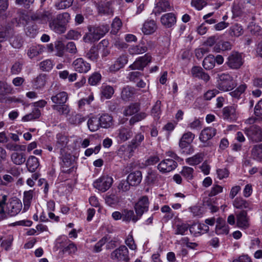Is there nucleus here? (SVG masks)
<instances>
[{
  "label": "nucleus",
  "mask_w": 262,
  "mask_h": 262,
  "mask_svg": "<svg viewBox=\"0 0 262 262\" xmlns=\"http://www.w3.org/2000/svg\"><path fill=\"white\" fill-rule=\"evenodd\" d=\"M70 15L68 13L64 12L58 14L55 18L53 17L49 23L50 29L54 32L61 34L64 33L66 30V25L69 21Z\"/></svg>",
  "instance_id": "nucleus-1"
},
{
  "label": "nucleus",
  "mask_w": 262,
  "mask_h": 262,
  "mask_svg": "<svg viewBox=\"0 0 262 262\" xmlns=\"http://www.w3.org/2000/svg\"><path fill=\"white\" fill-rule=\"evenodd\" d=\"M109 30V27L103 25L98 27H89V33H86L83 38L85 42H95L102 37Z\"/></svg>",
  "instance_id": "nucleus-2"
},
{
  "label": "nucleus",
  "mask_w": 262,
  "mask_h": 262,
  "mask_svg": "<svg viewBox=\"0 0 262 262\" xmlns=\"http://www.w3.org/2000/svg\"><path fill=\"white\" fill-rule=\"evenodd\" d=\"M60 162L61 170L63 173H71L75 171L74 160L72 159V156L69 153L65 152L64 151L61 150Z\"/></svg>",
  "instance_id": "nucleus-3"
},
{
  "label": "nucleus",
  "mask_w": 262,
  "mask_h": 262,
  "mask_svg": "<svg viewBox=\"0 0 262 262\" xmlns=\"http://www.w3.org/2000/svg\"><path fill=\"white\" fill-rule=\"evenodd\" d=\"M217 88L223 91H229L236 86V84L232 78L228 74H222L219 75Z\"/></svg>",
  "instance_id": "nucleus-4"
},
{
  "label": "nucleus",
  "mask_w": 262,
  "mask_h": 262,
  "mask_svg": "<svg viewBox=\"0 0 262 262\" xmlns=\"http://www.w3.org/2000/svg\"><path fill=\"white\" fill-rule=\"evenodd\" d=\"M113 179L108 176H103L95 180L93 183L94 187L103 192L107 191L113 184Z\"/></svg>",
  "instance_id": "nucleus-5"
},
{
  "label": "nucleus",
  "mask_w": 262,
  "mask_h": 262,
  "mask_svg": "<svg viewBox=\"0 0 262 262\" xmlns=\"http://www.w3.org/2000/svg\"><path fill=\"white\" fill-rule=\"evenodd\" d=\"M226 64L230 69H239L243 64L241 54L236 52H232L228 57Z\"/></svg>",
  "instance_id": "nucleus-6"
},
{
  "label": "nucleus",
  "mask_w": 262,
  "mask_h": 262,
  "mask_svg": "<svg viewBox=\"0 0 262 262\" xmlns=\"http://www.w3.org/2000/svg\"><path fill=\"white\" fill-rule=\"evenodd\" d=\"M245 133L253 142H258L262 141V129L257 125H252L246 128Z\"/></svg>",
  "instance_id": "nucleus-7"
},
{
  "label": "nucleus",
  "mask_w": 262,
  "mask_h": 262,
  "mask_svg": "<svg viewBox=\"0 0 262 262\" xmlns=\"http://www.w3.org/2000/svg\"><path fill=\"white\" fill-rule=\"evenodd\" d=\"M149 205V201L147 196L144 195L140 197L134 206L137 215L141 217L143 213L148 210Z\"/></svg>",
  "instance_id": "nucleus-8"
},
{
  "label": "nucleus",
  "mask_w": 262,
  "mask_h": 262,
  "mask_svg": "<svg viewBox=\"0 0 262 262\" xmlns=\"http://www.w3.org/2000/svg\"><path fill=\"white\" fill-rule=\"evenodd\" d=\"M216 132V129L211 127H206L201 131L199 139L201 142L205 144L204 146L210 147L212 145L211 142H208V141L215 135Z\"/></svg>",
  "instance_id": "nucleus-9"
},
{
  "label": "nucleus",
  "mask_w": 262,
  "mask_h": 262,
  "mask_svg": "<svg viewBox=\"0 0 262 262\" xmlns=\"http://www.w3.org/2000/svg\"><path fill=\"white\" fill-rule=\"evenodd\" d=\"M22 209L21 202L17 199H12L7 204L5 213L7 212L10 216L17 214Z\"/></svg>",
  "instance_id": "nucleus-10"
},
{
  "label": "nucleus",
  "mask_w": 262,
  "mask_h": 262,
  "mask_svg": "<svg viewBox=\"0 0 262 262\" xmlns=\"http://www.w3.org/2000/svg\"><path fill=\"white\" fill-rule=\"evenodd\" d=\"M113 259L127 261L129 260L128 251L125 246H121L114 250L111 254Z\"/></svg>",
  "instance_id": "nucleus-11"
},
{
  "label": "nucleus",
  "mask_w": 262,
  "mask_h": 262,
  "mask_svg": "<svg viewBox=\"0 0 262 262\" xmlns=\"http://www.w3.org/2000/svg\"><path fill=\"white\" fill-rule=\"evenodd\" d=\"M151 56L146 54L143 56L140 57L129 67V68L132 70H142L146 65L151 61Z\"/></svg>",
  "instance_id": "nucleus-12"
},
{
  "label": "nucleus",
  "mask_w": 262,
  "mask_h": 262,
  "mask_svg": "<svg viewBox=\"0 0 262 262\" xmlns=\"http://www.w3.org/2000/svg\"><path fill=\"white\" fill-rule=\"evenodd\" d=\"M144 139V135L140 133L137 134L134 138L131 141L130 144L127 146H122L121 147L120 151H123L124 150L128 152L129 154L133 152L134 150L140 145Z\"/></svg>",
  "instance_id": "nucleus-13"
},
{
  "label": "nucleus",
  "mask_w": 262,
  "mask_h": 262,
  "mask_svg": "<svg viewBox=\"0 0 262 262\" xmlns=\"http://www.w3.org/2000/svg\"><path fill=\"white\" fill-rule=\"evenodd\" d=\"M177 167V163L171 159H167L162 161L157 167L162 173L169 172L174 170Z\"/></svg>",
  "instance_id": "nucleus-14"
},
{
  "label": "nucleus",
  "mask_w": 262,
  "mask_h": 262,
  "mask_svg": "<svg viewBox=\"0 0 262 262\" xmlns=\"http://www.w3.org/2000/svg\"><path fill=\"white\" fill-rule=\"evenodd\" d=\"M75 70L79 73H86L91 69L89 63L84 61L82 58H78L73 63Z\"/></svg>",
  "instance_id": "nucleus-15"
},
{
  "label": "nucleus",
  "mask_w": 262,
  "mask_h": 262,
  "mask_svg": "<svg viewBox=\"0 0 262 262\" xmlns=\"http://www.w3.org/2000/svg\"><path fill=\"white\" fill-rule=\"evenodd\" d=\"M128 62V57L125 55L120 56L115 61L114 64L109 68V71L115 72L123 68Z\"/></svg>",
  "instance_id": "nucleus-16"
},
{
  "label": "nucleus",
  "mask_w": 262,
  "mask_h": 262,
  "mask_svg": "<svg viewBox=\"0 0 262 262\" xmlns=\"http://www.w3.org/2000/svg\"><path fill=\"white\" fill-rule=\"evenodd\" d=\"M170 9L169 2L166 0H159L153 9L152 13L156 15H159L161 13L169 11Z\"/></svg>",
  "instance_id": "nucleus-17"
},
{
  "label": "nucleus",
  "mask_w": 262,
  "mask_h": 262,
  "mask_svg": "<svg viewBox=\"0 0 262 262\" xmlns=\"http://www.w3.org/2000/svg\"><path fill=\"white\" fill-rule=\"evenodd\" d=\"M176 16L173 13H168L163 15L161 17V22L165 28L172 27L176 23Z\"/></svg>",
  "instance_id": "nucleus-18"
},
{
  "label": "nucleus",
  "mask_w": 262,
  "mask_h": 262,
  "mask_svg": "<svg viewBox=\"0 0 262 262\" xmlns=\"http://www.w3.org/2000/svg\"><path fill=\"white\" fill-rule=\"evenodd\" d=\"M189 228L190 232L194 236H197L209 230V227L204 224L194 223Z\"/></svg>",
  "instance_id": "nucleus-19"
},
{
  "label": "nucleus",
  "mask_w": 262,
  "mask_h": 262,
  "mask_svg": "<svg viewBox=\"0 0 262 262\" xmlns=\"http://www.w3.org/2000/svg\"><path fill=\"white\" fill-rule=\"evenodd\" d=\"M117 137L121 142H125L130 139L133 135L131 128L125 127H121L117 131Z\"/></svg>",
  "instance_id": "nucleus-20"
},
{
  "label": "nucleus",
  "mask_w": 262,
  "mask_h": 262,
  "mask_svg": "<svg viewBox=\"0 0 262 262\" xmlns=\"http://www.w3.org/2000/svg\"><path fill=\"white\" fill-rule=\"evenodd\" d=\"M137 89L134 87L127 85L122 89L121 97L123 100L128 101L131 100L136 94Z\"/></svg>",
  "instance_id": "nucleus-21"
},
{
  "label": "nucleus",
  "mask_w": 262,
  "mask_h": 262,
  "mask_svg": "<svg viewBox=\"0 0 262 262\" xmlns=\"http://www.w3.org/2000/svg\"><path fill=\"white\" fill-rule=\"evenodd\" d=\"M237 225L241 228L246 229L249 226L247 211L242 210L236 214Z\"/></svg>",
  "instance_id": "nucleus-22"
},
{
  "label": "nucleus",
  "mask_w": 262,
  "mask_h": 262,
  "mask_svg": "<svg viewBox=\"0 0 262 262\" xmlns=\"http://www.w3.org/2000/svg\"><path fill=\"white\" fill-rule=\"evenodd\" d=\"M223 113L224 119L230 121H235L237 118L236 108L234 106H229L224 107Z\"/></svg>",
  "instance_id": "nucleus-23"
},
{
  "label": "nucleus",
  "mask_w": 262,
  "mask_h": 262,
  "mask_svg": "<svg viewBox=\"0 0 262 262\" xmlns=\"http://www.w3.org/2000/svg\"><path fill=\"white\" fill-rule=\"evenodd\" d=\"M157 29V24L154 20H147L143 24L142 32L145 35L154 33Z\"/></svg>",
  "instance_id": "nucleus-24"
},
{
  "label": "nucleus",
  "mask_w": 262,
  "mask_h": 262,
  "mask_svg": "<svg viewBox=\"0 0 262 262\" xmlns=\"http://www.w3.org/2000/svg\"><path fill=\"white\" fill-rule=\"evenodd\" d=\"M122 221L125 222L132 221L134 223L137 222L141 217L134 213L133 210L124 209L122 210Z\"/></svg>",
  "instance_id": "nucleus-25"
},
{
  "label": "nucleus",
  "mask_w": 262,
  "mask_h": 262,
  "mask_svg": "<svg viewBox=\"0 0 262 262\" xmlns=\"http://www.w3.org/2000/svg\"><path fill=\"white\" fill-rule=\"evenodd\" d=\"M142 179V173L137 170L129 173L127 178V180L132 186H137L141 182Z\"/></svg>",
  "instance_id": "nucleus-26"
},
{
  "label": "nucleus",
  "mask_w": 262,
  "mask_h": 262,
  "mask_svg": "<svg viewBox=\"0 0 262 262\" xmlns=\"http://www.w3.org/2000/svg\"><path fill=\"white\" fill-rule=\"evenodd\" d=\"M68 99V95L66 92H60L52 96L51 98L54 104H63Z\"/></svg>",
  "instance_id": "nucleus-27"
},
{
  "label": "nucleus",
  "mask_w": 262,
  "mask_h": 262,
  "mask_svg": "<svg viewBox=\"0 0 262 262\" xmlns=\"http://www.w3.org/2000/svg\"><path fill=\"white\" fill-rule=\"evenodd\" d=\"M147 48L142 42L138 45H133L129 47L128 51L130 55H138L145 53Z\"/></svg>",
  "instance_id": "nucleus-28"
},
{
  "label": "nucleus",
  "mask_w": 262,
  "mask_h": 262,
  "mask_svg": "<svg viewBox=\"0 0 262 262\" xmlns=\"http://www.w3.org/2000/svg\"><path fill=\"white\" fill-rule=\"evenodd\" d=\"M45 47L41 45L31 46L28 50L27 55L31 59L41 54L45 51Z\"/></svg>",
  "instance_id": "nucleus-29"
},
{
  "label": "nucleus",
  "mask_w": 262,
  "mask_h": 262,
  "mask_svg": "<svg viewBox=\"0 0 262 262\" xmlns=\"http://www.w3.org/2000/svg\"><path fill=\"white\" fill-rule=\"evenodd\" d=\"M233 204L234 207L237 209H246L249 210L251 209L250 203L242 198H236L234 200Z\"/></svg>",
  "instance_id": "nucleus-30"
},
{
  "label": "nucleus",
  "mask_w": 262,
  "mask_h": 262,
  "mask_svg": "<svg viewBox=\"0 0 262 262\" xmlns=\"http://www.w3.org/2000/svg\"><path fill=\"white\" fill-rule=\"evenodd\" d=\"M39 165L38 160L35 156H31L27 160L26 166L30 172H34Z\"/></svg>",
  "instance_id": "nucleus-31"
},
{
  "label": "nucleus",
  "mask_w": 262,
  "mask_h": 262,
  "mask_svg": "<svg viewBox=\"0 0 262 262\" xmlns=\"http://www.w3.org/2000/svg\"><path fill=\"white\" fill-rule=\"evenodd\" d=\"M46 81V75L42 74H39L34 80L33 82V87L35 89H41L45 86Z\"/></svg>",
  "instance_id": "nucleus-32"
},
{
  "label": "nucleus",
  "mask_w": 262,
  "mask_h": 262,
  "mask_svg": "<svg viewBox=\"0 0 262 262\" xmlns=\"http://www.w3.org/2000/svg\"><path fill=\"white\" fill-rule=\"evenodd\" d=\"M86 119V117L83 116L80 114H72L68 118V121L71 124L78 125L84 122Z\"/></svg>",
  "instance_id": "nucleus-33"
},
{
  "label": "nucleus",
  "mask_w": 262,
  "mask_h": 262,
  "mask_svg": "<svg viewBox=\"0 0 262 262\" xmlns=\"http://www.w3.org/2000/svg\"><path fill=\"white\" fill-rule=\"evenodd\" d=\"M99 121L100 125L102 127L108 128L111 127L113 123V118L108 114H103L98 119Z\"/></svg>",
  "instance_id": "nucleus-34"
},
{
  "label": "nucleus",
  "mask_w": 262,
  "mask_h": 262,
  "mask_svg": "<svg viewBox=\"0 0 262 262\" xmlns=\"http://www.w3.org/2000/svg\"><path fill=\"white\" fill-rule=\"evenodd\" d=\"M26 156L24 153L13 152L11 155V159L12 162L17 165H20L26 161Z\"/></svg>",
  "instance_id": "nucleus-35"
},
{
  "label": "nucleus",
  "mask_w": 262,
  "mask_h": 262,
  "mask_svg": "<svg viewBox=\"0 0 262 262\" xmlns=\"http://www.w3.org/2000/svg\"><path fill=\"white\" fill-rule=\"evenodd\" d=\"M33 194L34 191L32 190L26 191L24 192L23 199L24 210H27L29 208L33 199Z\"/></svg>",
  "instance_id": "nucleus-36"
},
{
  "label": "nucleus",
  "mask_w": 262,
  "mask_h": 262,
  "mask_svg": "<svg viewBox=\"0 0 262 262\" xmlns=\"http://www.w3.org/2000/svg\"><path fill=\"white\" fill-rule=\"evenodd\" d=\"M52 108L59 115H67L70 112L69 106L66 103L63 104H53L52 105Z\"/></svg>",
  "instance_id": "nucleus-37"
},
{
  "label": "nucleus",
  "mask_w": 262,
  "mask_h": 262,
  "mask_svg": "<svg viewBox=\"0 0 262 262\" xmlns=\"http://www.w3.org/2000/svg\"><path fill=\"white\" fill-rule=\"evenodd\" d=\"M140 110V105L137 103H131L130 105L125 107L123 114L127 116H132Z\"/></svg>",
  "instance_id": "nucleus-38"
},
{
  "label": "nucleus",
  "mask_w": 262,
  "mask_h": 262,
  "mask_svg": "<svg viewBox=\"0 0 262 262\" xmlns=\"http://www.w3.org/2000/svg\"><path fill=\"white\" fill-rule=\"evenodd\" d=\"M56 139V146L57 148H60V151L61 150L64 151L63 148L67 146L69 141L68 137L64 135L58 134L57 135Z\"/></svg>",
  "instance_id": "nucleus-39"
},
{
  "label": "nucleus",
  "mask_w": 262,
  "mask_h": 262,
  "mask_svg": "<svg viewBox=\"0 0 262 262\" xmlns=\"http://www.w3.org/2000/svg\"><path fill=\"white\" fill-rule=\"evenodd\" d=\"M195 138V135L190 132L185 133L179 141V144H191Z\"/></svg>",
  "instance_id": "nucleus-40"
},
{
  "label": "nucleus",
  "mask_w": 262,
  "mask_h": 262,
  "mask_svg": "<svg viewBox=\"0 0 262 262\" xmlns=\"http://www.w3.org/2000/svg\"><path fill=\"white\" fill-rule=\"evenodd\" d=\"M114 93L113 88L110 85H104L101 87V98L110 99Z\"/></svg>",
  "instance_id": "nucleus-41"
},
{
  "label": "nucleus",
  "mask_w": 262,
  "mask_h": 262,
  "mask_svg": "<svg viewBox=\"0 0 262 262\" xmlns=\"http://www.w3.org/2000/svg\"><path fill=\"white\" fill-rule=\"evenodd\" d=\"M214 66L215 58L213 55H209L204 58L203 62V66L205 69H212Z\"/></svg>",
  "instance_id": "nucleus-42"
},
{
  "label": "nucleus",
  "mask_w": 262,
  "mask_h": 262,
  "mask_svg": "<svg viewBox=\"0 0 262 262\" xmlns=\"http://www.w3.org/2000/svg\"><path fill=\"white\" fill-rule=\"evenodd\" d=\"M40 116V111L38 108H35L32 112L24 116L21 120L24 122H27L33 119L38 118Z\"/></svg>",
  "instance_id": "nucleus-43"
},
{
  "label": "nucleus",
  "mask_w": 262,
  "mask_h": 262,
  "mask_svg": "<svg viewBox=\"0 0 262 262\" xmlns=\"http://www.w3.org/2000/svg\"><path fill=\"white\" fill-rule=\"evenodd\" d=\"M252 156L258 161L262 159V144L255 145L252 150Z\"/></svg>",
  "instance_id": "nucleus-44"
},
{
  "label": "nucleus",
  "mask_w": 262,
  "mask_h": 262,
  "mask_svg": "<svg viewBox=\"0 0 262 262\" xmlns=\"http://www.w3.org/2000/svg\"><path fill=\"white\" fill-rule=\"evenodd\" d=\"M161 102L157 100L151 108V115L156 119H158L161 113Z\"/></svg>",
  "instance_id": "nucleus-45"
},
{
  "label": "nucleus",
  "mask_w": 262,
  "mask_h": 262,
  "mask_svg": "<svg viewBox=\"0 0 262 262\" xmlns=\"http://www.w3.org/2000/svg\"><path fill=\"white\" fill-rule=\"evenodd\" d=\"M158 179V174L156 172L149 170L146 177L145 181L147 185H152L155 184Z\"/></svg>",
  "instance_id": "nucleus-46"
},
{
  "label": "nucleus",
  "mask_w": 262,
  "mask_h": 262,
  "mask_svg": "<svg viewBox=\"0 0 262 262\" xmlns=\"http://www.w3.org/2000/svg\"><path fill=\"white\" fill-rule=\"evenodd\" d=\"M203 161L202 154H197L192 157L186 159V162L189 165H195L200 163Z\"/></svg>",
  "instance_id": "nucleus-47"
},
{
  "label": "nucleus",
  "mask_w": 262,
  "mask_h": 262,
  "mask_svg": "<svg viewBox=\"0 0 262 262\" xmlns=\"http://www.w3.org/2000/svg\"><path fill=\"white\" fill-rule=\"evenodd\" d=\"M243 33V29L241 26L236 24L230 27L229 34L232 36L238 37Z\"/></svg>",
  "instance_id": "nucleus-48"
},
{
  "label": "nucleus",
  "mask_w": 262,
  "mask_h": 262,
  "mask_svg": "<svg viewBox=\"0 0 262 262\" xmlns=\"http://www.w3.org/2000/svg\"><path fill=\"white\" fill-rule=\"evenodd\" d=\"M12 32V30L9 27L0 28V41L6 40Z\"/></svg>",
  "instance_id": "nucleus-49"
},
{
  "label": "nucleus",
  "mask_w": 262,
  "mask_h": 262,
  "mask_svg": "<svg viewBox=\"0 0 262 262\" xmlns=\"http://www.w3.org/2000/svg\"><path fill=\"white\" fill-rule=\"evenodd\" d=\"M85 57L92 61H96L99 57L98 51L95 46L92 47L90 50L86 53Z\"/></svg>",
  "instance_id": "nucleus-50"
},
{
  "label": "nucleus",
  "mask_w": 262,
  "mask_h": 262,
  "mask_svg": "<svg viewBox=\"0 0 262 262\" xmlns=\"http://www.w3.org/2000/svg\"><path fill=\"white\" fill-rule=\"evenodd\" d=\"M100 126L99 121L96 118L90 119L88 121V126L92 132L97 130Z\"/></svg>",
  "instance_id": "nucleus-51"
},
{
  "label": "nucleus",
  "mask_w": 262,
  "mask_h": 262,
  "mask_svg": "<svg viewBox=\"0 0 262 262\" xmlns=\"http://www.w3.org/2000/svg\"><path fill=\"white\" fill-rule=\"evenodd\" d=\"M193 169L190 167L184 166L182 170L181 174L188 181L191 180L193 178Z\"/></svg>",
  "instance_id": "nucleus-52"
},
{
  "label": "nucleus",
  "mask_w": 262,
  "mask_h": 262,
  "mask_svg": "<svg viewBox=\"0 0 262 262\" xmlns=\"http://www.w3.org/2000/svg\"><path fill=\"white\" fill-rule=\"evenodd\" d=\"M10 42L12 46L16 49L20 48L23 43L21 37L19 35L12 36L10 39Z\"/></svg>",
  "instance_id": "nucleus-53"
},
{
  "label": "nucleus",
  "mask_w": 262,
  "mask_h": 262,
  "mask_svg": "<svg viewBox=\"0 0 262 262\" xmlns=\"http://www.w3.org/2000/svg\"><path fill=\"white\" fill-rule=\"evenodd\" d=\"M143 74L138 71L130 72L127 76V79L132 82L136 83L140 78H142Z\"/></svg>",
  "instance_id": "nucleus-54"
},
{
  "label": "nucleus",
  "mask_w": 262,
  "mask_h": 262,
  "mask_svg": "<svg viewBox=\"0 0 262 262\" xmlns=\"http://www.w3.org/2000/svg\"><path fill=\"white\" fill-rule=\"evenodd\" d=\"M105 203L109 206H112L118 204L120 201V198L117 195L112 194L106 195L105 198Z\"/></svg>",
  "instance_id": "nucleus-55"
},
{
  "label": "nucleus",
  "mask_w": 262,
  "mask_h": 262,
  "mask_svg": "<svg viewBox=\"0 0 262 262\" xmlns=\"http://www.w3.org/2000/svg\"><path fill=\"white\" fill-rule=\"evenodd\" d=\"M180 151L182 154L188 155L193 153L194 148L191 144H179Z\"/></svg>",
  "instance_id": "nucleus-56"
},
{
  "label": "nucleus",
  "mask_w": 262,
  "mask_h": 262,
  "mask_svg": "<svg viewBox=\"0 0 262 262\" xmlns=\"http://www.w3.org/2000/svg\"><path fill=\"white\" fill-rule=\"evenodd\" d=\"M30 18L34 21L43 24V11H37L32 13L30 16Z\"/></svg>",
  "instance_id": "nucleus-57"
},
{
  "label": "nucleus",
  "mask_w": 262,
  "mask_h": 262,
  "mask_svg": "<svg viewBox=\"0 0 262 262\" xmlns=\"http://www.w3.org/2000/svg\"><path fill=\"white\" fill-rule=\"evenodd\" d=\"M7 198V195H3L0 198V221L5 218V206Z\"/></svg>",
  "instance_id": "nucleus-58"
},
{
  "label": "nucleus",
  "mask_w": 262,
  "mask_h": 262,
  "mask_svg": "<svg viewBox=\"0 0 262 262\" xmlns=\"http://www.w3.org/2000/svg\"><path fill=\"white\" fill-rule=\"evenodd\" d=\"M247 88L246 84H241L235 90L230 93V95L234 98H238Z\"/></svg>",
  "instance_id": "nucleus-59"
},
{
  "label": "nucleus",
  "mask_w": 262,
  "mask_h": 262,
  "mask_svg": "<svg viewBox=\"0 0 262 262\" xmlns=\"http://www.w3.org/2000/svg\"><path fill=\"white\" fill-rule=\"evenodd\" d=\"M122 27V22L121 20L117 18L116 17L112 24V30L111 33L113 34H116L117 33L118 31L120 29V28Z\"/></svg>",
  "instance_id": "nucleus-60"
},
{
  "label": "nucleus",
  "mask_w": 262,
  "mask_h": 262,
  "mask_svg": "<svg viewBox=\"0 0 262 262\" xmlns=\"http://www.w3.org/2000/svg\"><path fill=\"white\" fill-rule=\"evenodd\" d=\"M73 0H60L56 3L55 7L57 9H64L70 7L73 4Z\"/></svg>",
  "instance_id": "nucleus-61"
},
{
  "label": "nucleus",
  "mask_w": 262,
  "mask_h": 262,
  "mask_svg": "<svg viewBox=\"0 0 262 262\" xmlns=\"http://www.w3.org/2000/svg\"><path fill=\"white\" fill-rule=\"evenodd\" d=\"M52 61L50 59L45 60L39 64L40 69L43 71L49 72L53 68Z\"/></svg>",
  "instance_id": "nucleus-62"
},
{
  "label": "nucleus",
  "mask_w": 262,
  "mask_h": 262,
  "mask_svg": "<svg viewBox=\"0 0 262 262\" xmlns=\"http://www.w3.org/2000/svg\"><path fill=\"white\" fill-rule=\"evenodd\" d=\"M129 182L127 180H122L120 181L118 186V189L120 192H126L129 190L130 186Z\"/></svg>",
  "instance_id": "nucleus-63"
},
{
  "label": "nucleus",
  "mask_w": 262,
  "mask_h": 262,
  "mask_svg": "<svg viewBox=\"0 0 262 262\" xmlns=\"http://www.w3.org/2000/svg\"><path fill=\"white\" fill-rule=\"evenodd\" d=\"M101 78V76L99 73H95L89 77L88 82L90 85H95L99 82Z\"/></svg>",
  "instance_id": "nucleus-64"
}]
</instances>
